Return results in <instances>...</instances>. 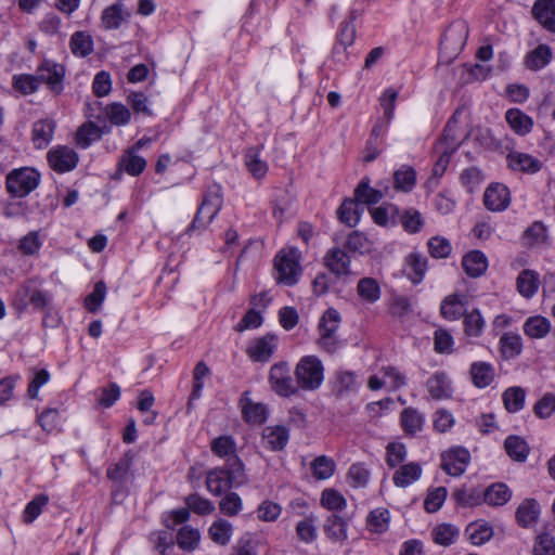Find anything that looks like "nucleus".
Returning a JSON list of instances; mask_svg holds the SVG:
<instances>
[{"instance_id": "42", "label": "nucleus", "mask_w": 555, "mask_h": 555, "mask_svg": "<svg viewBox=\"0 0 555 555\" xmlns=\"http://www.w3.org/2000/svg\"><path fill=\"white\" fill-rule=\"evenodd\" d=\"M208 533L215 543L227 545L232 538L233 527L228 520L218 519L210 526Z\"/></svg>"}, {"instance_id": "38", "label": "nucleus", "mask_w": 555, "mask_h": 555, "mask_svg": "<svg viewBox=\"0 0 555 555\" xmlns=\"http://www.w3.org/2000/svg\"><path fill=\"white\" fill-rule=\"evenodd\" d=\"M245 165L256 179H261L267 175L268 164L260 158V152L257 147L247 150L245 154Z\"/></svg>"}, {"instance_id": "5", "label": "nucleus", "mask_w": 555, "mask_h": 555, "mask_svg": "<svg viewBox=\"0 0 555 555\" xmlns=\"http://www.w3.org/2000/svg\"><path fill=\"white\" fill-rule=\"evenodd\" d=\"M243 463L235 459L227 467L214 468L208 472L206 486L210 493L220 495L229 491L233 483L243 477Z\"/></svg>"}, {"instance_id": "3", "label": "nucleus", "mask_w": 555, "mask_h": 555, "mask_svg": "<svg viewBox=\"0 0 555 555\" xmlns=\"http://www.w3.org/2000/svg\"><path fill=\"white\" fill-rule=\"evenodd\" d=\"M297 389L317 390L324 379V366L315 356L302 357L295 367Z\"/></svg>"}, {"instance_id": "60", "label": "nucleus", "mask_w": 555, "mask_h": 555, "mask_svg": "<svg viewBox=\"0 0 555 555\" xmlns=\"http://www.w3.org/2000/svg\"><path fill=\"white\" fill-rule=\"evenodd\" d=\"M356 38V28L351 22H344L340 24L339 33L337 36L338 43L335 46L334 51H345L347 47H350Z\"/></svg>"}, {"instance_id": "14", "label": "nucleus", "mask_w": 555, "mask_h": 555, "mask_svg": "<svg viewBox=\"0 0 555 555\" xmlns=\"http://www.w3.org/2000/svg\"><path fill=\"white\" fill-rule=\"evenodd\" d=\"M324 264L337 278L352 273L350 269V257L345 250L338 247H333L326 251Z\"/></svg>"}, {"instance_id": "6", "label": "nucleus", "mask_w": 555, "mask_h": 555, "mask_svg": "<svg viewBox=\"0 0 555 555\" xmlns=\"http://www.w3.org/2000/svg\"><path fill=\"white\" fill-rule=\"evenodd\" d=\"M300 251L295 247L282 249L274 259V269L278 272V282L293 286L301 275Z\"/></svg>"}, {"instance_id": "35", "label": "nucleus", "mask_w": 555, "mask_h": 555, "mask_svg": "<svg viewBox=\"0 0 555 555\" xmlns=\"http://www.w3.org/2000/svg\"><path fill=\"white\" fill-rule=\"evenodd\" d=\"M406 266L411 271L409 279L414 283L418 284L423 281L427 271V258L418 253H411L406 257Z\"/></svg>"}, {"instance_id": "8", "label": "nucleus", "mask_w": 555, "mask_h": 555, "mask_svg": "<svg viewBox=\"0 0 555 555\" xmlns=\"http://www.w3.org/2000/svg\"><path fill=\"white\" fill-rule=\"evenodd\" d=\"M40 182V173L30 167L13 169L7 176L5 185L8 192L18 198L27 196Z\"/></svg>"}, {"instance_id": "50", "label": "nucleus", "mask_w": 555, "mask_h": 555, "mask_svg": "<svg viewBox=\"0 0 555 555\" xmlns=\"http://www.w3.org/2000/svg\"><path fill=\"white\" fill-rule=\"evenodd\" d=\"M358 295L367 302H375L380 297V288L376 280L363 278L358 283Z\"/></svg>"}, {"instance_id": "36", "label": "nucleus", "mask_w": 555, "mask_h": 555, "mask_svg": "<svg viewBox=\"0 0 555 555\" xmlns=\"http://www.w3.org/2000/svg\"><path fill=\"white\" fill-rule=\"evenodd\" d=\"M540 509L535 500H525L516 511V519L522 527L535 524Z\"/></svg>"}, {"instance_id": "7", "label": "nucleus", "mask_w": 555, "mask_h": 555, "mask_svg": "<svg viewBox=\"0 0 555 555\" xmlns=\"http://www.w3.org/2000/svg\"><path fill=\"white\" fill-rule=\"evenodd\" d=\"M339 323L340 315L335 309L326 310L319 322L320 337L318 345L327 353H335L343 346L341 340L336 335Z\"/></svg>"}, {"instance_id": "33", "label": "nucleus", "mask_w": 555, "mask_h": 555, "mask_svg": "<svg viewBox=\"0 0 555 555\" xmlns=\"http://www.w3.org/2000/svg\"><path fill=\"white\" fill-rule=\"evenodd\" d=\"M383 196L382 191L370 186V181L366 178L362 179L354 190V199L364 205L377 204Z\"/></svg>"}, {"instance_id": "59", "label": "nucleus", "mask_w": 555, "mask_h": 555, "mask_svg": "<svg viewBox=\"0 0 555 555\" xmlns=\"http://www.w3.org/2000/svg\"><path fill=\"white\" fill-rule=\"evenodd\" d=\"M242 412L244 418L251 424H262L267 420V408L261 403L247 402Z\"/></svg>"}, {"instance_id": "32", "label": "nucleus", "mask_w": 555, "mask_h": 555, "mask_svg": "<svg viewBox=\"0 0 555 555\" xmlns=\"http://www.w3.org/2000/svg\"><path fill=\"white\" fill-rule=\"evenodd\" d=\"M69 47L74 55L86 57L93 51V39L88 31H76L72 35Z\"/></svg>"}, {"instance_id": "48", "label": "nucleus", "mask_w": 555, "mask_h": 555, "mask_svg": "<svg viewBox=\"0 0 555 555\" xmlns=\"http://www.w3.org/2000/svg\"><path fill=\"white\" fill-rule=\"evenodd\" d=\"M210 449L212 453L220 457H233V461L237 459L235 456L236 444L231 436H220L211 441Z\"/></svg>"}, {"instance_id": "54", "label": "nucleus", "mask_w": 555, "mask_h": 555, "mask_svg": "<svg viewBox=\"0 0 555 555\" xmlns=\"http://www.w3.org/2000/svg\"><path fill=\"white\" fill-rule=\"evenodd\" d=\"M199 531L191 527H182L177 534L178 545L185 551H193L199 542Z\"/></svg>"}, {"instance_id": "21", "label": "nucleus", "mask_w": 555, "mask_h": 555, "mask_svg": "<svg viewBox=\"0 0 555 555\" xmlns=\"http://www.w3.org/2000/svg\"><path fill=\"white\" fill-rule=\"evenodd\" d=\"M461 264L468 278H480L486 272V256L480 250H469L463 256Z\"/></svg>"}, {"instance_id": "34", "label": "nucleus", "mask_w": 555, "mask_h": 555, "mask_svg": "<svg viewBox=\"0 0 555 555\" xmlns=\"http://www.w3.org/2000/svg\"><path fill=\"white\" fill-rule=\"evenodd\" d=\"M347 521L337 515H332L327 517L324 531L328 539L335 542H341L347 539Z\"/></svg>"}, {"instance_id": "31", "label": "nucleus", "mask_w": 555, "mask_h": 555, "mask_svg": "<svg viewBox=\"0 0 555 555\" xmlns=\"http://www.w3.org/2000/svg\"><path fill=\"white\" fill-rule=\"evenodd\" d=\"M552 59V50L546 44H539L532 51H530L526 59V66L531 70H539L545 67Z\"/></svg>"}, {"instance_id": "55", "label": "nucleus", "mask_w": 555, "mask_h": 555, "mask_svg": "<svg viewBox=\"0 0 555 555\" xmlns=\"http://www.w3.org/2000/svg\"><path fill=\"white\" fill-rule=\"evenodd\" d=\"M555 412V393H544L533 405V413L541 420L548 418Z\"/></svg>"}, {"instance_id": "16", "label": "nucleus", "mask_w": 555, "mask_h": 555, "mask_svg": "<svg viewBox=\"0 0 555 555\" xmlns=\"http://www.w3.org/2000/svg\"><path fill=\"white\" fill-rule=\"evenodd\" d=\"M507 167L514 171L533 175L541 170L542 163L530 154L514 151L507 154Z\"/></svg>"}, {"instance_id": "46", "label": "nucleus", "mask_w": 555, "mask_h": 555, "mask_svg": "<svg viewBox=\"0 0 555 555\" xmlns=\"http://www.w3.org/2000/svg\"><path fill=\"white\" fill-rule=\"evenodd\" d=\"M393 180L397 190L410 192L416 183V172L410 166H402L395 171Z\"/></svg>"}, {"instance_id": "47", "label": "nucleus", "mask_w": 555, "mask_h": 555, "mask_svg": "<svg viewBox=\"0 0 555 555\" xmlns=\"http://www.w3.org/2000/svg\"><path fill=\"white\" fill-rule=\"evenodd\" d=\"M424 418L417 410L413 408H406L402 411L401 425L405 433L414 435L417 431L422 430Z\"/></svg>"}, {"instance_id": "17", "label": "nucleus", "mask_w": 555, "mask_h": 555, "mask_svg": "<svg viewBox=\"0 0 555 555\" xmlns=\"http://www.w3.org/2000/svg\"><path fill=\"white\" fill-rule=\"evenodd\" d=\"M129 17L130 12L126 9L122 2L118 1L103 10L101 23L107 30L118 29L124 22L129 20Z\"/></svg>"}, {"instance_id": "49", "label": "nucleus", "mask_w": 555, "mask_h": 555, "mask_svg": "<svg viewBox=\"0 0 555 555\" xmlns=\"http://www.w3.org/2000/svg\"><path fill=\"white\" fill-rule=\"evenodd\" d=\"M512 498L511 489L503 482L488 486V505L502 506Z\"/></svg>"}, {"instance_id": "11", "label": "nucleus", "mask_w": 555, "mask_h": 555, "mask_svg": "<svg viewBox=\"0 0 555 555\" xmlns=\"http://www.w3.org/2000/svg\"><path fill=\"white\" fill-rule=\"evenodd\" d=\"M64 75V67L52 61H44L36 72L39 85L47 83L55 93H60L63 89Z\"/></svg>"}, {"instance_id": "28", "label": "nucleus", "mask_w": 555, "mask_h": 555, "mask_svg": "<svg viewBox=\"0 0 555 555\" xmlns=\"http://www.w3.org/2000/svg\"><path fill=\"white\" fill-rule=\"evenodd\" d=\"M420 464L411 462L401 465L393 474V483L399 488H405L421 478Z\"/></svg>"}, {"instance_id": "45", "label": "nucleus", "mask_w": 555, "mask_h": 555, "mask_svg": "<svg viewBox=\"0 0 555 555\" xmlns=\"http://www.w3.org/2000/svg\"><path fill=\"white\" fill-rule=\"evenodd\" d=\"M399 222L408 233L414 234L421 231L424 219L417 209L408 208L399 215Z\"/></svg>"}, {"instance_id": "4", "label": "nucleus", "mask_w": 555, "mask_h": 555, "mask_svg": "<svg viewBox=\"0 0 555 555\" xmlns=\"http://www.w3.org/2000/svg\"><path fill=\"white\" fill-rule=\"evenodd\" d=\"M51 301L52 295L49 292L42 291L35 280H28L16 289L13 304L20 312H24L29 306L44 311Z\"/></svg>"}, {"instance_id": "62", "label": "nucleus", "mask_w": 555, "mask_h": 555, "mask_svg": "<svg viewBox=\"0 0 555 555\" xmlns=\"http://www.w3.org/2000/svg\"><path fill=\"white\" fill-rule=\"evenodd\" d=\"M321 504L331 511H343L347 502L337 490L325 489L321 494Z\"/></svg>"}, {"instance_id": "58", "label": "nucleus", "mask_w": 555, "mask_h": 555, "mask_svg": "<svg viewBox=\"0 0 555 555\" xmlns=\"http://www.w3.org/2000/svg\"><path fill=\"white\" fill-rule=\"evenodd\" d=\"M427 245L430 256L437 259L447 258L452 251V245L450 241L442 236L431 237Z\"/></svg>"}, {"instance_id": "9", "label": "nucleus", "mask_w": 555, "mask_h": 555, "mask_svg": "<svg viewBox=\"0 0 555 555\" xmlns=\"http://www.w3.org/2000/svg\"><path fill=\"white\" fill-rule=\"evenodd\" d=\"M269 383L272 390L281 397H289L297 393V385L291 375L289 366L286 362H279L271 366L269 372Z\"/></svg>"}, {"instance_id": "43", "label": "nucleus", "mask_w": 555, "mask_h": 555, "mask_svg": "<svg viewBox=\"0 0 555 555\" xmlns=\"http://www.w3.org/2000/svg\"><path fill=\"white\" fill-rule=\"evenodd\" d=\"M440 312L447 320L460 319L465 312L464 304L457 295H449L442 300Z\"/></svg>"}, {"instance_id": "41", "label": "nucleus", "mask_w": 555, "mask_h": 555, "mask_svg": "<svg viewBox=\"0 0 555 555\" xmlns=\"http://www.w3.org/2000/svg\"><path fill=\"white\" fill-rule=\"evenodd\" d=\"M504 448L506 453L515 461L525 462L529 454L527 442L518 436H508L505 439Z\"/></svg>"}, {"instance_id": "24", "label": "nucleus", "mask_w": 555, "mask_h": 555, "mask_svg": "<svg viewBox=\"0 0 555 555\" xmlns=\"http://www.w3.org/2000/svg\"><path fill=\"white\" fill-rule=\"evenodd\" d=\"M516 286L522 297L527 299L532 298L540 286L539 273L529 269L520 271L516 279Z\"/></svg>"}, {"instance_id": "44", "label": "nucleus", "mask_w": 555, "mask_h": 555, "mask_svg": "<svg viewBox=\"0 0 555 555\" xmlns=\"http://www.w3.org/2000/svg\"><path fill=\"white\" fill-rule=\"evenodd\" d=\"M104 113L107 119L115 126H125L129 124L131 119V113L129 108L118 102L106 105Z\"/></svg>"}, {"instance_id": "63", "label": "nucleus", "mask_w": 555, "mask_h": 555, "mask_svg": "<svg viewBox=\"0 0 555 555\" xmlns=\"http://www.w3.org/2000/svg\"><path fill=\"white\" fill-rule=\"evenodd\" d=\"M188 508L198 515H208L215 511L214 503L198 494H190L185 499Z\"/></svg>"}, {"instance_id": "26", "label": "nucleus", "mask_w": 555, "mask_h": 555, "mask_svg": "<svg viewBox=\"0 0 555 555\" xmlns=\"http://www.w3.org/2000/svg\"><path fill=\"white\" fill-rule=\"evenodd\" d=\"M505 119L514 132L519 135H526L532 130V118L519 108L507 109L505 113Z\"/></svg>"}, {"instance_id": "10", "label": "nucleus", "mask_w": 555, "mask_h": 555, "mask_svg": "<svg viewBox=\"0 0 555 555\" xmlns=\"http://www.w3.org/2000/svg\"><path fill=\"white\" fill-rule=\"evenodd\" d=\"M470 460L469 452L464 448H453L441 456V468L450 476H461Z\"/></svg>"}, {"instance_id": "29", "label": "nucleus", "mask_w": 555, "mask_h": 555, "mask_svg": "<svg viewBox=\"0 0 555 555\" xmlns=\"http://www.w3.org/2000/svg\"><path fill=\"white\" fill-rule=\"evenodd\" d=\"M145 167V158L135 154L133 150H126L118 162V168L132 177L142 173Z\"/></svg>"}, {"instance_id": "37", "label": "nucleus", "mask_w": 555, "mask_h": 555, "mask_svg": "<svg viewBox=\"0 0 555 555\" xmlns=\"http://www.w3.org/2000/svg\"><path fill=\"white\" fill-rule=\"evenodd\" d=\"M502 398L505 409L516 413L525 406L526 391L520 386L509 387L503 392Z\"/></svg>"}, {"instance_id": "40", "label": "nucleus", "mask_w": 555, "mask_h": 555, "mask_svg": "<svg viewBox=\"0 0 555 555\" xmlns=\"http://www.w3.org/2000/svg\"><path fill=\"white\" fill-rule=\"evenodd\" d=\"M459 528L451 524H440L436 526L431 531L434 542L442 546H449L453 544L459 538Z\"/></svg>"}, {"instance_id": "52", "label": "nucleus", "mask_w": 555, "mask_h": 555, "mask_svg": "<svg viewBox=\"0 0 555 555\" xmlns=\"http://www.w3.org/2000/svg\"><path fill=\"white\" fill-rule=\"evenodd\" d=\"M390 514L386 508H376L369 514L367 526L371 531L383 533L388 529Z\"/></svg>"}, {"instance_id": "18", "label": "nucleus", "mask_w": 555, "mask_h": 555, "mask_svg": "<svg viewBox=\"0 0 555 555\" xmlns=\"http://www.w3.org/2000/svg\"><path fill=\"white\" fill-rule=\"evenodd\" d=\"M531 12L546 30L555 34V0H537Z\"/></svg>"}, {"instance_id": "61", "label": "nucleus", "mask_w": 555, "mask_h": 555, "mask_svg": "<svg viewBox=\"0 0 555 555\" xmlns=\"http://www.w3.org/2000/svg\"><path fill=\"white\" fill-rule=\"evenodd\" d=\"M260 540L251 534H245L236 542L233 555H258Z\"/></svg>"}, {"instance_id": "39", "label": "nucleus", "mask_w": 555, "mask_h": 555, "mask_svg": "<svg viewBox=\"0 0 555 555\" xmlns=\"http://www.w3.org/2000/svg\"><path fill=\"white\" fill-rule=\"evenodd\" d=\"M551 330L550 321L541 315L530 317L524 324V332L531 338H543Z\"/></svg>"}, {"instance_id": "57", "label": "nucleus", "mask_w": 555, "mask_h": 555, "mask_svg": "<svg viewBox=\"0 0 555 555\" xmlns=\"http://www.w3.org/2000/svg\"><path fill=\"white\" fill-rule=\"evenodd\" d=\"M106 296V285L103 281L95 283L93 292L89 294L85 299L86 308L95 313L102 306Z\"/></svg>"}, {"instance_id": "30", "label": "nucleus", "mask_w": 555, "mask_h": 555, "mask_svg": "<svg viewBox=\"0 0 555 555\" xmlns=\"http://www.w3.org/2000/svg\"><path fill=\"white\" fill-rule=\"evenodd\" d=\"M521 337L513 332L504 333L500 338V352L505 360L514 359L521 353Z\"/></svg>"}, {"instance_id": "20", "label": "nucleus", "mask_w": 555, "mask_h": 555, "mask_svg": "<svg viewBox=\"0 0 555 555\" xmlns=\"http://www.w3.org/2000/svg\"><path fill=\"white\" fill-rule=\"evenodd\" d=\"M55 121L50 118L37 120L33 125L31 139L35 147L44 149L53 139Z\"/></svg>"}, {"instance_id": "1", "label": "nucleus", "mask_w": 555, "mask_h": 555, "mask_svg": "<svg viewBox=\"0 0 555 555\" xmlns=\"http://www.w3.org/2000/svg\"><path fill=\"white\" fill-rule=\"evenodd\" d=\"M468 37L466 22L457 20L451 23L444 30L439 48L438 68L451 64L461 53Z\"/></svg>"}, {"instance_id": "12", "label": "nucleus", "mask_w": 555, "mask_h": 555, "mask_svg": "<svg viewBox=\"0 0 555 555\" xmlns=\"http://www.w3.org/2000/svg\"><path fill=\"white\" fill-rule=\"evenodd\" d=\"M48 162L53 170L63 173L77 166L78 155L72 147L56 146L48 153Z\"/></svg>"}, {"instance_id": "23", "label": "nucleus", "mask_w": 555, "mask_h": 555, "mask_svg": "<svg viewBox=\"0 0 555 555\" xmlns=\"http://www.w3.org/2000/svg\"><path fill=\"white\" fill-rule=\"evenodd\" d=\"M108 127L96 126L93 121L81 125L76 132V143L81 149L89 147L93 142L99 141L103 133L108 132Z\"/></svg>"}, {"instance_id": "53", "label": "nucleus", "mask_w": 555, "mask_h": 555, "mask_svg": "<svg viewBox=\"0 0 555 555\" xmlns=\"http://www.w3.org/2000/svg\"><path fill=\"white\" fill-rule=\"evenodd\" d=\"M347 479L352 488H364L369 483L370 472L362 463H354L348 470Z\"/></svg>"}, {"instance_id": "64", "label": "nucleus", "mask_w": 555, "mask_h": 555, "mask_svg": "<svg viewBox=\"0 0 555 555\" xmlns=\"http://www.w3.org/2000/svg\"><path fill=\"white\" fill-rule=\"evenodd\" d=\"M131 460L125 456L107 468V477L115 482L122 483L128 478Z\"/></svg>"}, {"instance_id": "25", "label": "nucleus", "mask_w": 555, "mask_h": 555, "mask_svg": "<svg viewBox=\"0 0 555 555\" xmlns=\"http://www.w3.org/2000/svg\"><path fill=\"white\" fill-rule=\"evenodd\" d=\"M427 390L435 400L448 399L452 395L451 383L442 372H437L428 378Z\"/></svg>"}, {"instance_id": "13", "label": "nucleus", "mask_w": 555, "mask_h": 555, "mask_svg": "<svg viewBox=\"0 0 555 555\" xmlns=\"http://www.w3.org/2000/svg\"><path fill=\"white\" fill-rule=\"evenodd\" d=\"M463 133H460L457 120L453 116L444 126L440 140L435 145V151H446L453 154L463 143Z\"/></svg>"}, {"instance_id": "56", "label": "nucleus", "mask_w": 555, "mask_h": 555, "mask_svg": "<svg viewBox=\"0 0 555 555\" xmlns=\"http://www.w3.org/2000/svg\"><path fill=\"white\" fill-rule=\"evenodd\" d=\"M39 81L36 75H15L13 77V87L15 90L27 95L35 93L39 88Z\"/></svg>"}, {"instance_id": "22", "label": "nucleus", "mask_w": 555, "mask_h": 555, "mask_svg": "<svg viewBox=\"0 0 555 555\" xmlns=\"http://www.w3.org/2000/svg\"><path fill=\"white\" fill-rule=\"evenodd\" d=\"M288 439V429L284 426H268L262 433V442L271 451L283 450Z\"/></svg>"}, {"instance_id": "19", "label": "nucleus", "mask_w": 555, "mask_h": 555, "mask_svg": "<svg viewBox=\"0 0 555 555\" xmlns=\"http://www.w3.org/2000/svg\"><path fill=\"white\" fill-rule=\"evenodd\" d=\"M509 204L511 193L506 185L498 182L488 185V210L503 211Z\"/></svg>"}, {"instance_id": "51", "label": "nucleus", "mask_w": 555, "mask_h": 555, "mask_svg": "<svg viewBox=\"0 0 555 555\" xmlns=\"http://www.w3.org/2000/svg\"><path fill=\"white\" fill-rule=\"evenodd\" d=\"M335 467V462L325 455L318 456L311 464L312 474L319 480L331 478Z\"/></svg>"}, {"instance_id": "27", "label": "nucleus", "mask_w": 555, "mask_h": 555, "mask_svg": "<svg viewBox=\"0 0 555 555\" xmlns=\"http://www.w3.org/2000/svg\"><path fill=\"white\" fill-rule=\"evenodd\" d=\"M362 211L363 208L360 207L359 202L354 198H347L337 209V217L340 222L353 228L359 223Z\"/></svg>"}, {"instance_id": "2", "label": "nucleus", "mask_w": 555, "mask_h": 555, "mask_svg": "<svg viewBox=\"0 0 555 555\" xmlns=\"http://www.w3.org/2000/svg\"><path fill=\"white\" fill-rule=\"evenodd\" d=\"M223 204L222 189L219 184L209 185L197 208L196 215L188 232L206 229L216 218Z\"/></svg>"}, {"instance_id": "15", "label": "nucleus", "mask_w": 555, "mask_h": 555, "mask_svg": "<svg viewBox=\"0 0 555 555\" xmlns=\"http://www.w3.org/2000/svg\"><path fill=\"white\" fill-rule=\"evenodd\" d=\"M278 347V337L267 334L255 339L248 348V354L254 361L268 362Z\"/></svg>"}]
</instances>
